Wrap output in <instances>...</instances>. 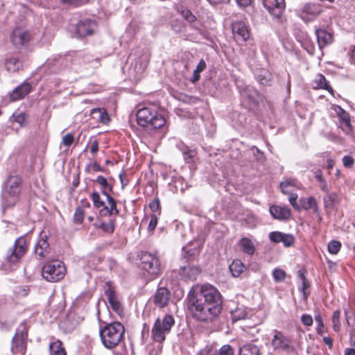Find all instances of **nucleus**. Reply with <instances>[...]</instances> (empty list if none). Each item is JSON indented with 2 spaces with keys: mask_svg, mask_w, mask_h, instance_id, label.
I'll return each mask as SVG.
<instances>
[{
  "mask_svg": "<svg viewBox=\"0 0 355 355\" xmlns=\"http://www.w3.org/2000/svg\"><path fill=\"white\" fill-rule=\"evenodd\" d=\"M7 187L10 188L9 192L12 195L19 192V180L17 177H11L7 181Z\"/></svg>",
  "mask_w": 355,
  "mask_h": 355,
  "instance_id": "35",
  "label": "nucleus"
},
{
  "mask_svg": "<svg viewBox=\"0 0 355 355\" xmlns=\"http://www.w3.org/2000/svg\"><path fill=\"white\" fill-rule=\"evenodd\" d=\"M297 181L295 180H288L280 183V188L283 193L290 194L289 191L287 190V187L289 186H296Z\"/></svg>",
  "mask_w": 355,
  "mask_h": 355,
  "instance_id": "42",
  "label": "nucleus"
},
{
  "mask_svg": "<svg viewBox=\"0 0 355 355\" xmlns=\"http://www.w3.org/2000/svg\"><path fill=\"white\" fill-rule=\"evenodd\" d=\"M343 164L347 168L352 167L354 164V159L349 155H345L343 158Z\"/></svg>",
  "mask_w": 355,
  "mask_h": 355,
  "instance_id": "51",
  "label": "nucleus"
},
{
  "mask_svg": "<svg viewBox=\"0 0 355 355\" xmlns=\"http://www.w3.org/2000/svg\"><path fill=\"white\" fill-rule=\"evenodd\" d=\"M74 141V137L71 133H68L62 138V143L65 146H71Z\"/></svg>",
  "mask_w": 355,
  "mask_h": 355,
  "instance_id": "50",
  "label": "nucleus"
},
{
  "mask_svg": "<svg viewBox=\"0 0 355 355\" xmlns=\"http://www.w3.org/2000/svg\"><path fill=\"white\" fill-rule=\"evenodd\" d=\"M340 196L336 193H328L324 198V205L325 209H334L340 202Z\"/></svg>",
  "mask_w": 355,
  "mask_h": 355,
  "instance_id": "23",
  "label": "nucleus"
},
{
  "mask_svg": "<svg viewBox=\"0 0 355 355\" xmlns=\"http://www.w3.org/2000/svg\"><path fill=\"white\" fill-rule=\"evenodd\" d=\"M85 216V211L81 207H78L76 209L74 215H73V220L75 223L78 224H80L83 223Z\"/></svg>",
  "mask_w": 355,
  "mask_h": 355,
  "instance_id": "41",
  "label": "nucleus"
},
{
  "mask_svg": "<svg viewBox=\"0 0 355 355\" xmlns=\"http://www.w3.org/2000/svg\"><path fill=\"white\" fill-rule=\"evenodd\" d=\"M297 193H291L288 198V200H289V202L290 204L292 205V207L295 209V210H300V205L297 203Z\"/></svg>",
  "mask_w": 355,
  "mask_h": 355,
  "instance_id": "49",
  "label": "nucleus"
},
{
  "mask_svg": "<svg viewBox=\"0 0 355 355\" xmlns=\"http://www.w3.org/2000/svg\"><path fill=\"white\" fill-rule=\"evenodd\" d=\"M240 245L241 246L242 250L245 253L250 255L254 254L255 248L253 242L250 239L248 238H243L240 241Z\"/></svg>",
  "mask_w": 355,
  "mask_h": 355,
  "instance_id": "30",
  "label": "nucleus"
},
{
  "mask_svg": "<svg viewBox=\"0 0 355 355\" xmlns=\"http://www.w3.org/2000/svg\"><path fill=\"white\" fill-rule=\"evenodd\" d=\"M315 35L317 37L318 46L320 49H322L333 42V37L331 34L325 30L316 29Z\"/></svg>",
  "mask_w": 355,
  "mask_h": 355,
  "instance_id": "19",
  "label": "nucleus"
},
{
  "mask_svg": "<svg viewBox=\"0 0 355 355\" xmlns=\"http://www.w3.org/2000/svg\"><path fill=\"white\" fill-rule=\"evenodd\" d=\"M96 182L102 187V189H106L108 187L107 179L102 175H98Z\"/></svg>",
  "mask_w": 355,
  "mask_h": 355,
  "instance_id": "54",
  "label": "nucleus"
},
{
  "mask_svg": "<svg viewBox=\"0 0 355 355\" xmlns=\"http://www.w3.org/2000/svg\"><path fill=\"white\" fill-rule=\"evenodd\" d=\"M91 198L96 208L98 209L100 207H104L105 203L101 200L100 195L98 192H93L91 195Z\"/></svg>",
  "mask_w": 355,
  "mask_h": 355,
  "instance_id": "43",
  "label": "nucleus"
},
{
  "mask_svg": "<svg viewBox=\"0 0 355 355\" xmlns=\"http://www.w3.org/2000/svg\"><path fill=\"white\" fill-rule=\"evenodd\" d=\"M178 12L182 16V17L189 23H193L196 21V17L191 12L190 10L181 5L178 7Z\"/></svg>",
  "mask_w": 355,
  "mask_h": 355,
  "instance_id": "31",
  "label": "nucleus"
},
{
  "mask_svg": "<svg viewBox=\"0 0 355 355\" xmlns=\"http://www.w3.org/2000/svg\"><path fill=\"white\" fill-rule=\"evenodd\" d=\"M183 257L187 260H189L194 255V251L193 250L187 251L184 248H183Z\"/></svg>",
  "mask_w": 355,
  "mask_h": 355,
  "instance_id": "58",
  "label": "nucleus"
},
{
  "mask_svg": "<svg viewBox=\"0 0 355 355\" xmlns=\"http://www.w3.org/2000/svg\"><path fill=\"white\" fill-rule=\"evenodd\" d=\"M157 224V216L155 215H152V216L150 218V220L148 226V231L149 232L153 231L155 229Z\"/></svg>",
  "mask_w": 355,
  "mask_h": 355,
  "instance_id": "53",
  "label": "nucleus"
},
{
  "mask_svg": "<svg viewBox=\"0 0 355 355\" xmlns=\"http://www.w3.org/2000/svg\"><path fill=\"white\" fill-rule=\"evenodd\" d=\"M295 241L294 236L291 234L284 233L281 242H282L285 247H291Z\"/></svg>",
  "mask_w": 355,
  "mask_h": 355,
  "instance_id": "46",
  "label": "nucleus"
},
{
  "mask_svg": "<svg viewBox=\"0 0 355 355\" xmlns=\"http://www.w3.org/2000/svg\"><path fill=\"white\" fill-rule=\"evenodd\" d=\"M248 91L249 92L252 93L249 94L250 98H251L252 101L255 102L257 101V97L259 96L258 92L255 90L251 91L250 89H249Z\"/></svg>",
  "mask_w": 355,
  "mask_h": 355,
  "instance_id": "63",
  "label": "nucleus"
},
{
  "mask_svg": "<svg viewBox=\"0 0 355 355\" xmlns=\"http://www.w3.org/2000/svg\"><path fill=\"white\" fill-rule=\"evenodd\" d=\"M26 340L14 336L12 340L11 350L14 354L24 355L26 349Z\"/></svg>",
  "mask_w": 355,
  "mask_h": 355,
  "instance_id": "22",
  "label": "nucleus"
},
{
  "mask_svg": "<svg viewBox=\"0 0 355 355\" xmlns=\"http://www.w3.org/2000/svg\"><path fill=\"white\" fill-rule=\"evenodd\" d=\"M11 120L19 124L21 127L27 125V118L24 112H15L11 116Z\"/></svg>",
  "mask_w": 355,
  "mask_h": 355,
  "instance_id": "34",
  "label": "nucleus"
},
{
  "mask_svg": "<svg viewBox=\"0 0 355 355\" xmlns=\"http://www.w3.org/2000/svg\"><path fill=\"white\" fill-rule=\"evenodd\" d=\"M94 226L96 228L102 230L105 233L112 234L114 230V221L110 220L108 223L103 222L100 223H95Z\"/></svg>",
  "mask_w": 355,
  "mask_h": 355,
  "instance_id": "36",
  "label": "nucleus"
},
{
  "mask_svg": "<svg viewBox=\"0 0 355 355\" xmlns=\"http://www.w3.org/2000/svg\"><path fill=\"white\" fill-rule=\"evenodd\" d=\"M260 350L258 346L252 343H248L240 347L239 355H259Z\"/></svg>",
  "mask_w": 355,
  "mask_h": 355,
  "instance_id": "26",
  "label": "nucleus"
},
{
  "mask_svg": "<svg viewBox=\"0 0 355 355\" xmlns=\"http://www.w3.org/2000/svg\"><path fill=\"white\" fill-rule=\"evenodd\" d=\"M137 121L139 125L149 129H159L166 123V120L161 114L149 107L138 110Z\"/></svg>",
  "mask_w": 355,
  "mask_h": 355,
  "instance_id": "3",
  "label": "nucleus"
},
{
  "mask_svg": "<svg viewBox=\"0 0 355 355\" xmlns=\"http://www.w3.org/2000/svg\"><path fill=\"white\" fill-rule=\"evenodd\" d=\"M107 288L105 290V295L112 310L120 317L123 315V309L121 304L117 300L114 288L110 282L106 284Z\"/></svg>",
  "mask_w": 355,
  "mask_h": 355,
  "instance_id": "10",
  "label": "nucleus"
},
{
  "mask_svg": "<svg viewBox=\"0 0 355 355\" xmlns=\"http://www.w3.org/2000/svg\"><path fill=\"white\" fill-rule=\"evenodd\" d=\"M31 90V86L28 83H24L17 87L10 94V98L12 101H16L24 98Z\"/></svg>",
  "mask_w": 355,
  "mask_h": 355,
  "instance_id": "20",
  "label": "nucleus"
},
{
  "mask_svg": "<svg viewBox=\"0 0 355 355\" xmlns=\"http://www.w3.org/2000/svg\"><path fill=\"white\" fill-rule=\"evenodd\" d=\"M319 183H320V189H322V191H323L324 192H327L329 191L328 185H327V183L325 181V180H322Z\"/></svg>",
  "mask_w": 355,
  "mask_h": 355,
  "instance_id": "62",
  "label": "nucleus"
},
{
  "mask_svg": "<svg viewBox=\"0 0 355 355\" xmlns=\"http://www.w3.org/2000/svg\"><path fill=\"white\" fill-rule=\"evenodd\" d=\"M272 276L275 282H279L285 279L286 272L282 269L276 268L273 270Z\"/></svg>",
  "mask_w": 355,
  "mask_h": 355,
  "instance_id": "44",
  "label": "nucleus"
},
{
  "mask_svg": "<svg viewBox=\"0 0 355 355\" xmlns=\"http://www.w3.org/2000/svg\"><path fill=\"white\" fill-rule=\"evenodd\" d=\"M206 68V63L203 60H201L200 61V62L198 63L196 69H195V71H198V72H202L203 70H205V69Z\"/></svg>",
  "mask_w": 355,
  "mask_h": 355,
  "instance_id": "60",
  "label": "nucleus"
},
{
  "mask_svg": "<svg viewBox=\"0 0 355 355\" xmlns=\"http://www.w3.org/2000/svg\"><path fill=\"white\" fill-rule=\"evenodd\" d=\"M322 12L320 4L315 3H306L297 10L299 17L305 21H309L317 17Z\"/></svg>",
  "mask_w": 355,
  "mask_h": 355,
  "instance_id": "8",
  "label": "nucleus"
},
{
  "mask_svg": "<svg viewBox=\"0 0 355 355\" xmlns=\"http://www.w3.org/2000/svg\"><path fill=\"white\" fill-rule=\"evenodd\" d=\"M270 213L275 219L286 220L290 218L291 211L288 207L272 205L270 207Z\"/></svg>",
  "mask_w": 355,
  "mask_h": 355,
  "instance_id": "18",
  "label": "nucleus"
},
{
  "mask_svg": "<svg viewBox=\"0 0 355 355\" xmlns=\"http://www.w3.org/2000/svg\"><path fill=\"white\" fill-rule=\"evenodd\" d=\"M107 202L110 205V207H104L103 210H105L109 215H112L113 214H118L119 210L116 208L115 200L112 197L108 196Z\"/></svg>",
  "mask_w": 355,
  "mask_h": 355,
  "instance_id": "37",
  "label": "nucleus"
},
{
  "mask_svg": "<svg viewBox=\"0 0 355 355\" xmlns=\"http://www.w3.org/2000/svg\"><path fill=\"white\" fill-rule=\"evenodd\" d=\"M315 83L317 84V87L327 90L331 94H334L333 88L329 85L324 75L320 73L317 76Z\"/></svg>",
  "mask_w": 355,
  "mask_h": 355,
  "instance_id": "32",
  "label": "nucleus"
},
{
  "mask_svg": "<svg viewBox=\"0 0 355 355\" xmlns=\"http://www.w3.org/2000/svg\"><path fill=\"white\" fill-rule=\"evenodd\" d=\"M272 345L275 349L291 352L293 347L291 346V340L286 337L282 332L275 331L272 340Z\"/></svg>",
  "mask_w": 355,
  "mask_h": 355,
  "instance_id": "12",
  "label": "nucleus"
},
{
  "mask_svg": "<svg viewBox=\"0 0 355 355\" xmlns=\"http://www.w3.org/2000/svg\"><path fill=\"white\" fill-rule=\"evenodd\" d=\"M66 268L59 260H53L46 263L42 268V275L48 282H55L64 278Z\"/></svg>",
  "mask_w": 355,
  "mask_h": 355,
  "instance_id": "5",
  "label": "nucleus"
},
{
  "mask_svg": "<svg viewBox=\"0 0 355 355\" xmlns=\"http://www.w3.org/2000/svg\"><path fill=\"white\" fill-rule=\"evenodd\" d=\"M171 299V293L165 287H160L157 289L153 296V301L158 308H164L167 306Z\"/></svg>",
  "mask_w": 355,
  "mask_h": 355,
  "instance_id": "13",
  "label": "nucleus"
},
{
  "mask_svg": "<svg viewBox=\"0 0 355 355\" xmlns=\"http://www.w3.org/2000/svg\"><path fill=\"white\" fill-rule=\"evenodd\" d=\"M21 64L18 58L11 57L6 59L5 62V67L7 71L10 72H15L21 67Z\"/></svg>",
  "mask_w": 355,
  "mask_h": 355,
  "instance_id": "27",
  "label": "nucleus"
},
{
  "mask_svg": "<svg viewBox=\"0 0 355 355\" xmlns=\"http://www.w3.org/2000/svg\"><path fill=\"white\" fill-rule=\"evenodd\" d=\"M239 6L241 7H247L252 3V0H236Z\"/></svg>",
  "mask_w": 355,
  "mask_h": 355,
  "instance_id": "61",
  "label": "nucleus"
},
{
  "mask_svg": "<svg viewBox=\"0 0 355 355\" xmlns=\"http://www.w3.org/2000/svg\"><path fill=\"white\" fill-rule=\"evenodd\" d=\"M328 251L332 254H336L340 250L341 243L335 240L331 241L328 244Z\"/></svg>",
  "mask_w": 355,
  "mask_h": 355,
  "instance_id": "39",
  "label": "nucleus"
},
{
  "mask_svg": "<svg viewBox=\"0 0 355 355\" xmlns=\"http://www.w3.org/2000/svg\"><path fill=\"white\" fill-rule=\"evenodd\" d=\"M247 315L248 312L246 308L244 307H238L231 311V316L234 322L245 319L247 317Z\"/></svg>",
  "mask_w": 355,
  "mask_h": 355,
  "instance_id": "33",
  "label": "nucleus"
},
{
  "mask_svg": "<svg viewBox=\"0 0 355 355\" xmlns=\"http://www.w3.org/2000/svg\"><path fill=\"white\" fill-rule=\"evenodd\" d=\"M315 322L318 324L317 332L322 334L324 331V326L322 321V318L320 314H318L315 316Z\"/></svg>",
  "mask_w": 355,
  "mask_h": 355,
  "instance_id": "48",
  "label": "nucleus"
},
{
  "mask_svg": "<svg viewBox=\"0 0 355 355\" xmlns=\"http://www.w3.org/2000/svg\"><path fill=\"white\" fill-rule=\"evenodd\" d=\"M45 238H41L38 242L37 243L35 247V252L37 255H38L40 258H45L49 256L50 253V248L49 243L46 240V236H44Z\"/></svg>",
  "mask_w": 355,
  "mask_h": 355,
  "instance_id": "21",
  "label": "nucleus"
},
{
  "mask_svg": "<svg viewBox=\"0 0 355 355\" xmlns=\"http://www.w3.org/2000/svg\"><path fill=\"white\" fill-rule=\"evenodd\" d=\"M263 4L270 15L277 19L281 18L286 8L284 0H263Z\"/></svg>",
  "mask_w": 355,
  "mask_h": 355,
  "instance_id": "9",
  "label": "nucleus"
},
{
  "mask_svg": "<svg viewBox=\"0 0 355 355\" xmlns=\"http://www.w3.org/2000/svg\"><path fill=\"white\" fill-rule=\"evenodd\" d=\"M98 150V142L96 139L94 140L90 146V152L92 154H96Z\"/></svg>",
  "mask_w": 355,
  "mask_h": 355,
  "instance_id": "56",
  "label": "nucleus"
},
{
  "mask_svg": "<svg viewBox=\"0 0 355 355\" xmlns=\"http://www.w3.org/2000/svg\"><path fill=\"white\" fill-rule=\"evenodd\" d=\"M300 209H303L304 210H308L309 209H312L314 212H318V203L315 198L309 197V198H301L300 199Z\"/></svg>",
  "mask_w": 355,
  "mask_h": 355,
  "instance_id": "24",
  "label": "nucleus"
},
{
  "mask_svg": "<svg viewBox=\"0 0 355 355\" xmlns=\"http://www.w3.org/2000/svg\"><path fill=\"white\" fill-rule=\"evenodd\" d=\"M315 178L320 182L322 180H324L322 177V173L321 170L318 169L315 172Z\"/></svg>",
  "mask_w": 355,
  "mask_h": 355,
  "instance_id": "64",
  "label": "nucleus"
},
{
  "mask_svg": "<svg viewBox=\"0 0 355 355\" xmlns=\"http://www.w3.org/2000/svg\"><path fill=\"white\" fill-rule=\"evenodd\" d=\"M187 309L192 316L202 322L212 321L222 310V295L212 285L204 284L187 295Z\"/></svg>",
  "mask_w": 355,
  "mask_h": 355,
  "instance_id": "1",
  "label": "nucleus"
},
{
  "mask_svg": "<svg viewBox=\"0 0 355 355\" xmlns=\"http://www.w3.org/2000/svg\"><path fill=\"white\" fill-rule=\"evenodd\" d=\"M139 257L141 268L150 275L151 279L160 274V262L155 255L147 252H141Z\"/></svg>",
  "mask_w": 355,
  "mask_h": 355,
  "instance_id": "6",
  "label": "nucleus"
},
{
  "mask_svg": "<svg viewBox=\"0 0 355 355\" xmlns=\"http://www.w3.org/2000/svg\"><path fill=\"white\" fill-rule=\"evenodd\" d=\"M12 44L17 47H21L28 42L30 40V35L28 31L17 28L15 29L10 37Z\"/></svg>",
  "mask_w": 355,
  "mask_h": 355,
  "instance_id": "14",
  "label": "nucleus"
},
{
  "mask_svg": "<svg viewBox=\"0 0 355 355\" xmlns=\"http://www.w3.org/2000/svg\"><path fill=\"white\" fill-rule=\"evenodd\" d=\"M197 355H234V349L230 345H224L218 350L205 347L200 350Z\"/></svg>",
  "mask_w": 355,
  "mask_h": 355,
  "instance_id": "17",
  "label": "nucleus"
},
{
  "mask_svg": "<svg viewBox=\"0 0 355 355\" xmlns=\"http://www.w3.org/2000/svg\"><path fill=\"white\" fill-rule=\"evenodd\" d=\"M50 355H66V352L60 340H56L49 345Z\"/></svg>",
  "mask_w": 355,
  "mask_h": 355,
  "instance_id": "29",
  "label": "nucleus"
},
{
  "mask_svg": "<svg viewBox=\"0 0 355 355\" xmlns=\"http://www.w3.org/2000/svg\"><path fill=\"white\" fill-rule=\"evenodd\" d=\"M234 37L239 41L245 42L249 38L250 33L248 26L243 21H235L232 25Z\"/></svg>",
  "mask_w": 355,
  "mask_h": 355,
  "instance_id": "15",
  "label": "nucleus"
},
{
  "mask_svg": "<svg viewBox=\"0 0 355 355\" xmlns=\"http://www.w3.org/2000/svg\"><path fill=\"white\" fill-rule=\"evenodd\" d=\"M270 75L268 71L266 70H261L259 73L257 74V78L260 84L263 85H268L270 80Z\"/></svg>",
  "mask_w": 355,
  "mask_h": 355,
  "instance_id": "38",
  "label": "nucleus"
},
{
  "mask_svg": "<svg viewBox=\"0 0 355 355\" xmlns=\"http://www.w3.org/2000/svg\"><path fill=\"white\" fill-rule=\"evenodd\" d=\"M340 112L338 113L339 122H343L350 119L349 115L344 110L340 107Z\"/></svg>",
  "mask_w": 355,
  "mask_h": 355,
  "instance_id": "55",
  "label": "nucleus"
},
{
  "mask_svg": "<svg viewBox=\"0 0 355 355\" xmlns=\"http://www.w3.org/2000/svg\"><path fill=\"white\" fill-rule=\"evenodd\" d=\"M339 127L346 135H349L353 129L350 122V119L343 122H339Z\"/></svg>",
  "mask_w": 355,
  "mask_h": 355,
  "instance_id": "45",
  "label": "nucleus"
},
{
  "mask_svg": "<svg viewBox=\"0 0 355 355\" xmlns=\"http://www.w3.org/2000/svg\"><path fill=\"white\" fill-rule=\"evenodd\" d=\"M301 321L305 326H311L313 324V318L311 315L309 314H303L301 316Z\"/></svg>",
  "mask_w": 355,
  "mask_h": 355,
  "instance_id": "52",
  "label": "nucleus"
},
{
  "mask_svg": "<svg viewBox=\"0 0 355 355\" xmlns=\"http://www.w3.org/2000/svg\"><path fill=\"white\" fill-rule=\"evenodd\" d=\"M200 270L198 266H183L179 269L180 278L184 281L194 280L196 276L200 273Z\"/></svg>",
  "mask_w": 355,
  "mask_h": 355,
  "instance_id": "16",
  "label": "nucleus"
},
{
  "mask_svg": "<svg viewBox=\"0 0 355 355\" xmlns=\"http://www.w3.org/2000/svg\"><path fill=\"white\" fill-rule=\"evenodd\" d=\"M92 118L96 119L101 123L107 124L110 121L107 112L103 108H93L90 111Z\"/></svg>",
  "mask_w": 355,
  "mask_h": 355,
  "instance_id": "25",
  "label": "nucleus"
},
{
  "mask_svg": "<svg viewBox=\"0 0 355 355\" xmlns=\"http://www.w3.org/2000/svg\"><path fill=\"white\" fill-rule=\"evenodd\" d=\"M230 270L234 277H239L245 269V266L239 259L234 260L230 265Z\"/></svg>",
  "mask_w": 355,
  "mask_h": 355,
  "instance_id": "28",
  "label": "nucleus"
},
{
  "mask_svg": "<svg viewBox=\"0 0 355 355\" xmlns=\"http://www.w3.org/2000/svg\"><path fill=\"white\" fill-rule=\"evenodd\" d=\"M125 334V327L119 322H114L106 324L99 331V335L103 345L109 349L118 346L123 340Z\"/></svg>",
  "mask_w": 355,
  "mask_h": 355,
  "instance_id": "2",
  "label": "nucleus"
},
{
  "mask_svg": "<svg viewBox=\"0 0 355 355\" xmlns=\"http://www.w3.org/2000/svg\"><path fill=\"white\" fill-rule=\"evenodd\" d=\"M97 29V23L91 19H85L76 24V33L80 37L92 35Z\"/></svg>",
  "mask_w": 355,
  "mask_h": 355,
  "instance_id": "11",
  "label": "nucleus"
},
{
  "mask_svg": "<svg viewBox=\"0 0 355 355\" xmlns=\"http://www.w3.org/2000/svg\"><path fill=\"white\" fill-rule=\"evenodd\" d=\"M149 207L150 208V209L153 211H156L158 210L159 207V202L158 200H153L150 205H149Z\"/></svg>",
  "mask_w": 355,
  "mask_h": 355,
  "instance_id": "57",
  "label": "nucleus"
},
{
  "mask_svg": "<svg viewBox=\"0 0 355 355\" xmlns=\"http://www.w3.org/2000/svg\"><path fill=\"white\" fill-rule=\"evenodd\" d=\"M174 324L175 320L171 315L166 314L162 318H158L152 329V339L159 344L164 342Z\"/></svg>",
  "mask_w": 355,
  "mask_h": 355,
  "instance_id": "4",
  "label": "nucleus"
},
{
  "mask_svg": "<svg viewBox=\"0 0 355 355\" xmlns=\"http://www.w3.org/2000/svg\"><path fill=\"white\" fill-rule=\"evenodd\" d=\"M340 312L337 310L335 311L332 315V322L333 323H339L340 322Z\"/></svg>",
  "mask_w": 355,
  "mask_h": 355,
  "instance_id": "59",
  "label": "nucleus"
},
{
  "mask_svg": "<svg viewBox=\"0 0 355 355\" xmlns=\"http://www.w3.org/2000/svg\"><path fill=\"white\" fill-rule=\"evenodd\" d=\"M28 250L27 242L24 236H20L15 241L14 246L9 250L6 254V260L10 263H17Z\"/></svg>",
  "mask_w": 355,
  "mask_h": 355,
  "instance_id": "7",
  "label": "nucleus"
},
{
  "mask_svg": "<svg viewBox=\"0 0 355 355\" xmlns=\"http://www.w3.org/2000/svg\"><path fill=\"white\" fill-rule=\"evenodd\" d=\"M284 233L281 232H272L269 234V239L272 242L280 243Z\"/></svg>",
  "mask_w": 355,
  "mask_h": 355,
  "instance_id": "47",
  "label": "nucleus"
},
{
  "mask_svg": "<svg viewBox=\"0 0 355 355\" xmlns=\"http://www.w3.org/2000/svg\"><path fill=\"white\" fill-rule=\"evenodd\" d=\"M15 336L26 340L28 336V329L25 323L22 322L20 324L16 331Z\"/></svg>",
  "mask_w": 355,
  "mask_h": 355,
  "instance_id": "40",
  "label": "nucleus"
}]
</instances>
